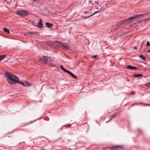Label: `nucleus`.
Returning a JSON list of instances; mask_svg holds the SVG:
<instances>
[{
	"label": "nucleus",
	"instance_id": "obj_1",
	"mask_svg": "<svg viewBox=\"0 0 150 150\" xmlns=\"http://www.w3.org/2000/svg\"><path fill=\"white\" fill-rule=\"evenodd\" d=\"M5 76L7 81L10 84H14L16 83L19 78L11 73L7 72L5 74Z\"/></svg>",
	"mask_w": 150,
	"mask_h": 150
},
{
	"label": "nucleus",
	"instance_id": "obj_2",
	"mask_svg": "<svg viewBox=\"0 0 150 150\" xmlns=\"http://www.w3.org/2000/svg\"><path fill=\"white\" fill-rule=\"evenodd\" d=\"M51 58L50 57L47 56H42L39 58V61L43 64H45L46 63H50L51 62Z\"/></svg>",
	"mask_w": 150,
	"mask_h": 150
},
{
	"label": "nucleus",
	"instance_id": "obj_3",
	"mask_svg": "<svg viewBox=\"0 0 150 150\" xmlns=\"http://www.w3.org/2000/svg\"><path fill=\"white\" fill-rule=\"evenodd\" d=\"M144 15H145V14H141L140 15H137L135 16L131 17L124 21H123V23L128 24L132 22L133 20H134L136 19H139L140 16H144Z\"/></svg>",
	"mask_w": 150,
	"mask_h": 150
},
{
	"label": "nucleus",
	"instance_id": "obj_4",
	"mask_svg": "<svg viewBox=\"0 0 150 150\" xmlns=\"http://www.w3.org/2000/svg\"><path fill=\"white\" fill-rule=\"evenodd\" d=\"M17 14L20 16H27L28 15V11L24 10H21L16 12Z\"/></svg>",
	"mask_w": 150,
	"mask_h": 150
},
{
	"label": "nucleus",
	"instance_id": "obj_5",
	"mask_svg": "<svg viewBox=\"0 0 150 150\" xmlns=\"http://www.w3.org/2000/svg\"><path fill=\"white\" fill-rule=\"evenodd\" d=\"M52 45L54 47L57 46H60L61 45V44L59 42L57 41H55L52 42Z\"/></svg>",
	"mask_w": 150,
	"mask_h": 150
},
{
	"label": "nucleus",
	"instance_id": "obj_6",
	"mask_svg": "<svg viewBox=\"0 0 150 150\" xmlns=\"http://www.w3.org/2000/svg\"><path fill=\"white\" fill-rule=\"evenodd\" d=\"M61 45L63 47L65 50H67L69 48V45L65 43H61Z\"/></svg>",
	"mask_w": 150,
	"mask_h": 150
},
{
	"label": "nucleus",
	"instance_id": "obj_7",
	"mask_svg": "<svg viewBox=\"0 0 150 150\" xmlns=\"http://www.w3.org/2000/svg\"><path fill=\"white\" fill-rule=\"evenodd\" d=\"M67 73L70 75L72 77L76 79H77V77L75 76L73 73L71 72L70 71H68Z\"/></svg>",
	"mask_w": 150,
	"mask_h": 150
},
{
	"label": "nucleus",
	"instance_id": "obj_8",
	"mask_svg": "<svg viewBox=\"0 0 150 150\" xmlns=\"http://www.w3.org/2000/svg\"><path fill=\"white\" fill-rule=\"evenodd\" d=\"M37 26L40 28H41L42 27V20L41 19L40 20Z\"/></svg>",
	"mask_w": 150,
	"mask_h": 150
},
{
	"label": "nucleus",
	"instance_id": "obj_9",
	"mask_svg": "<svg viewBox=\"0 0 150 150\" xmlns=\"http://www.w3.org/2000/svg\"><path fill=\"white\" fill-rule=\"evenodd\" d=\"M17 81L16 83H19L21 84V85L23 86H25V84L23 82L19 81V79L17 80Z\"/></svg>",
	"mask_w": 150,
	"mask_h": 150
},
{
	"label": "nucleus",
	"instance_id": "obj_10",
	"mask_svg": "<svg viewBox=\"0 0 150 150\" xmlns=\"http://www.w3.org/2000/svg\"><path fill=\"white\" fill-rule=\"evenodd\" d=\"M45 25L48 28H50L53 26V25L52 23H45Z\"/></svg>",
	"mask_w": 150,
	"mask_h": 150
},
{
	"label": "nucleus",
	"instance_id": "obj_11",
	"mask_svg": "<svg viewBox=\"0 0 150 150\" xmlns=\"http://www.w3.org/2000/svg\"><path fill=\"white\" fill-rule=\"evenodd\" d=\"M123 148V146L120 145H116L112 146V148Z\"/></svg>",
	"mask_w": 150,
	"mask_h": 150
},
{
	"label": "nucleus",
	"instance_id": "obj_12",
	"mask_svg": "<svg viewBox=\"0 0 150 150\" xmlns=\"http://www.w3.org/2000/svg\"><path fill=\"white\" fill-rule=\"evenodd\" d=\"M127 68L130 69H136L137 68L134 66H127Z\"/></svg>",
	"mask_w": 150,
	"mask_h": 150
},
{
	"label": "nucleus",
	"instance_id": "obj_13",
	"mask_svg": "<svg viewBox=\"0 0 150 150\" xmlns=\"http://www.w3.org/2000/svg\"><path fill=\"white\" fill-rule=\"evenodd\" d=\"M116 115V114H113V115H112V116L110 117V119L109 120L107 121L106 122V123H108V122H109L110 121V120H111Z\"/></svg>",
	"mask_w": 150,
	"mask_h": 150
},
{
	"label": "nucleus",
	"instance_id": "obj_14",
	"mask_svg": "<svg viewBox=\"0 0 150 150\" xmlns=\"http://www.w3.org/2000/svg\"><path fill=\"white\" fill-rule=\"evenodd\" d=\"M134 76L135 77H142L143 76L142 74H134Z\"/></svg>",
	"mask_w": 150,
	"mask_h": 150
},
{
	"label": "nucleus",
	"instance_id": "obj_15",
	"mask_svg": "<svg viewBox=\"0 0 150 150\" xmlns=\"http://www.w3.org/2000/svg\"><path fill=\"white\" fill-rule=\"evenodd\" d=\"M6 57V55H5L0 56V62L3 60Z\"/></svg>",
	"mask_w": 150,
	"mask_h": 150
},
{
	"label": "nucleus",
	"instance_id": "obj_16",
	"mask_svg": "<svg viewBox=\"0 0 150 150\" xmlns=\"http://www.w3.org/2000/svg\"><path fill=\"white\" fill-rule=\"evenodd\" d=\"M61 69L67 73L69 70L66 69L63 67V66H60Z\"/></svg>",
	"mask_w": 150,
	"mask_h": 150
},
{
	"label": "nucleus",
	"instance_id": "obj_17",
	"mask_svg": "<svg viewBox=\"0 0 150 150\" xmlns=\"http://www.w3.org/2000/svg\"><path fill=\"white\" fill-rule=\"evenodd\" d=\"M145 86H146L148 88H150V81L147 83H146L145 85Z\"/></svg>",
	"mask_w": 150,
	"mask_h": 150
},
{
	"label": "nucleus",
	"instance_id": "obj_18",
	"mask_svg": "<svg viewBox=\"0 0 150 150\" xmlns=\"http://www.w3.org/2000/svg\"><path fill=\"white\" fill-rule=\"evenodd\" d=\"M4 30L5 32H6L8 34H9L10 33L9 30L7 28H4Z\"/></svg>",
	"mask_w": 150,
	"mask_h": 150
},
{
	"label": "nucleus",
	"instance_id": "obj_19",
	"mask_svg": "<svg viewBox=\"0 0 150 150\" xmlns=\"http://www.w3.org/2000/svg\"><path fill=\"white\" fill-rule=\"evenodd\" d=\"M143 60H146V58H145L142 55H140L139 56Z\"/></svg>",
	"mask_w": 150,
	"mask_h": 150
},
{
	"label": "nucleus",
	"instance_id": "obj_20",
	"mask_svg": "<svg viewBox=\"0 0 150 150\" xmlns=\"http://www.w3.org/2000/svg\"><path fill=\"white\" fill-rule=\"evenodd\" d=\"M29 34H37V33L36 32H30L28 33Z\"/></svg>",
	"mask_w": 150,
	"mask_h": 150
},
{
	"label": "nucleus",
	"instance_id": "obj_21",
	"mask_svg": "<svg viewBox=\"0 0 150 150\" xmlns=\"http://www.w3.org/2000/svg\"><path fill=\"white\" fill-rule=\"evenodd\" d=\"M99 12L98 11H96L93 14H92L89 17H91V16H92L93 15H94L95 14H96L97 13H98Z\"/></svg>",
	"mask_w": 150,
	"mask_h": 150
},
{
	"label": "nucleus",
	"instance_id": "obj_22",
	"mask_svg": "<svg viewBox=\"0 0 150 150\" xmlns=\"http://www.w3.org/2000/svg\"><path fill=\"white\" fill-rule=\"evenodd\" d=\"M146 46H150V43L148 41H147V44H146Z\"/></svg>",
	"mask_w": 150,
	"mask_h": 150
},
{
	"label": "nucleus",
	"instance_id": "obj_23",
	"mask_svg": "<svg viewBox=\"0 0 150 150\" xmlns=\"http://www.w3.org/2000/svg\"><path fill=\"white\" fill-rule=\"evenodd\" d=\"M97 55H95V56H93L92 57V58L95 59L96 58H97Z\"/></svg>",
	"mask_w": 150,
	"mask_h": 150
},
{
	"label": "nucleus",
	"instance_id": "obj_24",
	"mask_svg": "<svg viewBox=\"0 0 150 150\" xmlns=\"http://www.w3.org/2000/svg\"><path fill=\"white\" fill-rule=\"evenodd\" d=\"M134 91H132L131 93V94H134Z\"/></svg>",
	"mask_w": 150,
	"mask_h": 150
},
{
	"label": "nucleus",
	"instance_id": "obj_25",
	"mask_svg": "<svg viewBox=\"0 0 150 150\" xmlns=\"http://www.w3.org/2000/svg\"><path fill=\"white\" fill-rule=\"evenodd\" d=\"M38 0H33V3L35 2L36 1H37Z\"/></svg>",
	"mask_w": 150,
	"mask_h": 150
},
{
	"label": "nucleus",
	"instance_id": "obj_26",
	"mask_svg": "<svg viewBox=\"0 0 150 150\" xmlns=\"http://www.w3.org/2000/svg\"><path fill=\"white\" fill-rule=\"evenodd\" d=\"M137 47H134V49L135 50H137Z\"/></svg>",
	"mask_w": 150,
	"mask_h": 150
},
{
	"label": "nucleus",
	"instance_id": "obj_27",
	"mask_svg": "<svg viewBox=\"0 0 150 150\" xmlns=\"http://www.w3.org/2000/svg\"><path fill=\"white\" fill-rule=\"evenodd\" d=\"M120 27V25H117V26H116V27H117V28H119V27Z\"/></svg>",
	"mask_w": 150,
	"mask_h": 150
},
{
	"label": "nucleus",
	"instance_id": "obj_28",
	"mask_svg": "<svg viewBox=\"0 0 150 150\" xmlns=\"http://www.w3.org/2000/svg\"><path fill=\"white\" fill-rule=\"evenodd\" d=\"M114 29H112L111 30V31H113L114 30Z\"/></svg>",
	"mask_w": 150,
	"mask_h": 150
},
{
	"label": "nucleus",
	"instance_id": "obj_29",
	"mask_svg": "<svg viewBox=\"0 0 150 150\" xmlns=\"http://www.w3.org/2000/svg\"><path fill=\"white\" fill-rule=\"evenodd\" d=\"M148 52H150V50L148 51Z\"/></svg>",
	"mask_w": 150,
	"mask_h": 150
},
{
	"label": "nucleus",
	"instance_id": "obj_30",
	"mask_svg": "<svg viewBox=\"0 0 150 150\" xmlns=\"http://www.w3.org/2000/svg\"><path fill=\"white\" fill-rule=\"evenodd\" d=\"M25 83H27L28 82H27V81H25Z\"/></svg>",
	"mask_w": 150,
	"mask_h": 150
},
{
	"label": "nucleus",
	"instance_id": "obj_31",
	"mask_svg": "<svg viewBox=\"0 0 150 150\" xmlns=\"http://www.w3.org/2000/svg\"><path fill=\"white\" fill-rule=\"evenodd\" d=\"M146 105H149L148 104H146Z\"/></svg>",
	"mask_w": 150,
	"mask_h": 150
},
{
	"label": "nucleus",
	"instance_id": "obj_32",
	"mask_svg": "<svg viewBox=\"0 0 150 150\" xmlns=\"http://www.w3.org/2000/svg\"><path fill=\"white\" fill-rule=\"evenodd\" d=\"M60 66H62V65H60Z\"/></svg>",
	"mask_w": 150,
	"mask_h": 150
},
{
	"label": "nucleus",
	"instance_id": "obj_33",
	"mask_svg": "<svg viewBox=\"0 0 150 150\" xmlns=\"http://www.w3.org/2000/svg\"><path fill=\"white\" fill-rule=\"evenodd\" d=\"M6 0H4V1H6Z\"/></svg>",
	"mask_w": 150,
	"mask_h": 150
}]
</instances>
